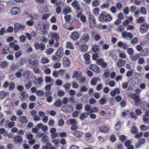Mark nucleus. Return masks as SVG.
<instances>
[{
  "label": "nucleus",
  "mask_w": 149,
  "mask_h": 149,
  "mask_svg": "<svg viewBox=\"0 0 149 149\" xmlns=\"http://www.w3.org/2000/svg\"><path fill=\"white\" fill-rule=\"evenodd\" d=\"M112 19L111 16L105 11L102 13L98 17V20L102 22H108L111 21Z\"/></svg>",
  "instance_id": "f257e3e1"
},
{
  "label": "nucleus",
  "mask_w": 149,
  "mask_h": 149,
  "mask_svg": "<svg viewBox=\"0 0 149 149\" xmlns=\"http://www.w3.org/2000/svg\"><path fill=\"white\" fill-rule=\"evenodd\" d=\"M149 28V24L145 22L140 25L139 31L141 33H143L147 32Z\"/></svg>",
  "instance_id": "f03ea898"
},
{
  "label": "nucleus",
  "mask_w": 149,
  "mask_h": 149,
  "mask_svg": "<svg viewBox=\"0 0 149 149\" xmlns=\"http://www.w3.org/2000/svg\"><path fill=\"white\" fill-rule=\"evenodd\" d=\"M88 20L90 23V26L91 28H94L96 25V22L95 17L92 15L88 17Z\"/></svg>",
  "instance_id": "7ed1b4c3"
},
{
  "label": "nucleus",
  "mask_w": 149,
  "mask_h": 149,
  "mask_svg": "<svg viewBox=\"0 0 149 149\" xmlns=\"http://www.w3.org/2000/svg\"><path fill=\"white\" fill-rule=\"evenodd\" d=\"M140 95L137 93L134 94L132 96V98L134 99L135 103V105H138L139 103L141 102V99L139 98Z\"/></svg>",
  "instance_id": "20e7f679"
},
{
  "label": "nucleus",
  "mask_w": 149,
  "mask_h": 149,
  "mask_svg": "<svg viewBox=\"0 0 149 149\" xmlns=\"http://www.w3.org/2000/svg\"><path fill=\"white\" fill-rule=\"evenodd\" d=\"M62 110L64 111L71 112L73 110V107L70 105H65L62 107Z\"/></svg>",
  "instance_id": "39448f33"
},
{
  "label": "nucleus",
  "mask_w": 149,
  "mask_h": 149,
  "mask_svg": "<svg viewBox=\"0 0 149 149\" xmlns=\"http://www.w3.org/2000/svg\"><path fill=\"white\" fill-rule=\"evenodd\" d=\"M34 46L35 48L37 49H40V50H43L45 49V44L43 43H39L37 42L35 44Z\"/></svg>",
  "instance_id": "423d86ee"
},
{
  "label": "nucleus",
  "mask_w": 149,
  "mask_h": 149,
  "mask_svg": "<svg viewBox=\"0 0 149 149\" xmlns=\"http://www.w3.org/2000/svg\"><path fill=\"white\" fill-rule=\"evenodd\" d=\"M28 95L25 91L20 93L19 96L20 99L22 101L25 100L28 98Z\"/></svg>",
  "instance_id": "0eeeda50"
},
{
  "label": "nucleus",
  "mask_w": 149,
  "mask_h": 149,
  "mask_svg": "<svg viewBox=\"0 0 149 149\" xmlns=\"http://www.w3.org/2000/svg\"><path fill=\"white\" fill-rule=\"evenodd\" d=\"M143 120L144 123L149 120V111H146L143 116Z\"/></svg>",
  "instance_id": "6e6552de"
},
{
  "label": "nucleus",
  "mask_w": 149,
  "mask_h": 149,
  "mask_svg": "<svg viewBox=\"0 0 149 149\" xmlns=\"http://www.w3.org/2000/svg\"><path fill=\"white\" fill-rule=\"evenodd\" d=\"M13 141L16 143H20L23 141L22 137L20 135H16L13 138Z\"/></svg>",
  "instance_id": "1a4fd4ad"
},
{
  "label": "nucleus",
  "mask_w": 149,
  "mask_h": 149,
  "mask_svg": "<svg viewBox=\"0 0 149 149\" xmlns=\"http://www.w3.org/2000/svg\"><path fill=\"white\" fill-rule=\"evenodd\" d=\"M90 36L89 34L87 33H86L83 34L81 38V40L84 42L86 43L88 41L89 38Z\"/></svg>",
  "instance_id": "9d476101"
},
{
  "label": "nucleus",
  "mask_w": 149,
  "mask_h": 149,
  "mask_svg": "<svg viewBox=\"0 0 149 149\" xmlns=\"http://www.w3.org/2000/svg\"><path fill=\"white\" fill-rule=\"evenodd\" d=\"M146 142V140L144 138H142L139 139L138 141V144H136L135 146L136 148H138L141 147V146L143 145Z\"/></svg>",
  "instance_id": "9b49d317"
},
{
  "label": "nucleus",
  "mask_w": 149,
  "mask_h": 149,
  "mask_svg": "<svg viewBox=\"0 0 149 149\" xmlns=\"http://www.w3.org/2000/svg\"><path fill=\"white\" fill-rule=\"evenodd\" d=\"M18 121L22 124L26 123L28 121V118L25 116H21L19 117Z\"/></svg>",
  "instance_id": "f8f14e48"
},
{
  "label": "nucleus",
  "mask_w": 149,
  "mask_h": 149,
  "mask_svg": "<svg viewBox=\"0 0 149 149\" xmlns=\"http://www.w3.org/2000/svg\"><path fill=\"white\" fill-rule=\"evenodd\" d=\"M20 12V9L17 7H14L12 8L11 13L13 15H15L19 14Z\"/></svg>",
  "instance_id": "ddd939ff"
},
{
  "label": "nucleus",
  "mask_w": 149,
  "mask_h": 149,
  "mask_svg": "<svg viewBox=\"0 0 149 149\" xmlns=\"http://www.w3.org/2000/svg\"><path fill=\"white\" fill-rule=\"evenodd\" d=\"M91 36L92 38L96 41L99 40L101 38L99 34L96 33L95 32H92Z\"/></svg>",
  "instance_id": "4468645a"
},
{
  "label": "nucleus",
  "mask_w": 149,
  "mask_h": 149,
  "mask_svg": "<svg viewBox=\"0 0 149 149\" xmlns=\"http://www.w3.org/2000/svg\"><path fill=\"white\" fill-rule=\"evenodd\" d=\"M55 55L60 58H62L63 55V48L60 47L56 53Z\"/></svg>",
  "instance_id": "2eb2a0df"
},
{
  "label": "nucleus",
  "mask_w": 149,
  "mask_h": 149,
  "mask_svg": "<svg viewBox=\"0 0 149 149\" xmlns=\"http://www.w3.org/2000/svg\"><path fill=\"white\" fill-rule=\"evenodd\" d=\"M9 45L12 48H13V49L15 51H17L20 48L19 45L18 44H15L14 42H10Z\"/></svg>",
  "instance_id": "dca6fc26"
},
{
  "label": "nucleus",
  "mask_w": 149,
  "mask_h": 149,
  "mask_svg": "<svg viewBox=\"0 0 149 149\" xmlns=\"http://www.w3.org/2000/svg\"><path fill=\"white\" fill-rule=\"evenodd\" d=\"M117 45L119 47H121L124 49H126L128 47L127 45L125 43H123L122 41L118 42Z\"/></svg>",
  "instance_id": "f3484780"
},
{
  "label": "nucleus",
  "mask_w": 149,
  "mask_h": 149,
  "mask_svg": "<svg viewBox=\"0 0 149 149\" xmlns=\"http://www.w3.org/2000/svg\"><path fill=\"white\" fill-rule=\"evenodd\" d=\"M99 130L101 132L104 133L108 132L109 131V128L104 126L100 127Z\"/></svg>",
  "instance_id": "a211bd4d"
},
{
  "label": "nucleus",
  "mask_w": 149,
  "mask_h": 149,
  "mask_svg": "<svg viewBox=\"0 0 149 149\" xmlns=\"http://www.w3.org/2000/svg\"><path fill=\"white\" fill-rule=\"evenodd\" d=\"M70 37L72 40H76L79 38V34L76 32H73L71 34Z\"/></svg>",
  "instance_id": "6ab92c4d"
},
{
  "label": "nucleus",
  "mask_w": 149,
  "mask_h": 149,
  "mask_svg": "<svg viewBox=\"0 0 149 149\" xmlns=\"http://www.w3.org/2000/svg\"><path fill=\"white\" fill-rule=\"evenodd\" d=\"M81 75L82 74L80 72L75 71L72 77L73 79L76 78L78 79L81 77Z\"/></svg>",
  "instance_id": "aec40b11"
},
{
  "label": "nucleus",
  "mask_w": 149,
  "mask_h": 149,
  "mask_svg": "<svg viewBox=\"0 0 149 149\" xmlns=\"http://www.w3.org/2000/svg\"><path fill=\"white\" fill-rule=\"evenodd\" d=\"M77 124V122L75 119H70L68 120L67 122V124L69 125Z\"/></svg>",
  "instance_id": "412c9836"
},
{
  "label": "nucleus",
  "mask_w": 149,
  "mask_h": 149,
  "mask_svg": "<svg viewBox=\"0 0 149 149\" xmlns=\"http://www.w3.org/2000/svg\"><path fill=\"white\" fill-rule=\"evenodd\" d=\"M88 116V113L86 112H84L81 113L80 116L79 118L83 120L86 118Z\"/></svg>",
  "instance_id": "4be33fe9"
},
{
  "label": "nucleus",
  "mask_w": 149,
  "mask_h": 149,
  "mask_svg": "<svg viewBox=\"0 0 149 149\" xmlns=\"http://www.w3.org/2000/svg\"><path fill=\"white\" fill-rule=\"evenodd\" d=\"M141 109L144 110H147L149 109V104L146 102H143L141 105Z\"/></svg>",
  "instance_id": "5701e85b"
},
{
  "label": "nucleus",
  "mask_w": 149,
  "mask_h": 149,
  "mask_svg": "<svg viewBox=\"0 0 149 149\" xmlns=\"http://www.w3.org/2000/svg\"><path fill=\"white\" fill-rule=\"evenodd\" d=\"M83 57L85 60L86 61V64H88L90 62L89 60L90 57V55L88 54H85L84 55Z\"/></svg>",
  "instance_id": "b1692460"
},
{
  "label": "nucleus",
  "mask_w": 149,
  "mask_h": 149,
  "mask_svg": "<svg viewBox=\"0 0 149 149\" xmlns=\"http://www.w3.org/2000/svg\"><path fill=\"white\" fill-rule=\"evenodd\" d=\"M71 11L70 8L67 7L64 8L63 13L64 15H66L71 12Z\"/></svg>",
  "instance_id": "393cba45"
},
{
  "label": "nucleus",
  "mask_w": 149,
  "mask_h": 149,
  "mask_svg": "<svg viewBox=\"0 0 149 149\" xmlns=\"http://www.w3.org/2000/svg\"><path fill=\"white\" fill-rule=\"evenodd\" d=\"M80 48L81 51L84 52L87 50L88 47L86 44H84L80 46Z\"/></svg>",
  "instance_id": "a878e982"
},
{
  "label": "nucleus",
  "mask_w": 149,
  "mask_h": 149,
  "mask_svg": "<svg viewBox=\"0 0 149 149\" xmlns=\"http://www.w3.org/2000/svg\"><path fill=\"white\" fill-rule=\"evenodd\" d=\"M90 68L91 70L96 72H98L100 71V69L98 66H90Z\"/></svg>",
  "instance_id": "bb28decb"
},
{
  "label": "nucleus",
  "mask_w": 149,
  "mask_h": 149,
  "mask_svg": "<svg viewBox=\"0 0 149 149\" xmlns=\"http://www.w3.org/2000/svg\"><path fill=\"white\" fill-rule=\"evenodd\" d=\"M71 5L73 7H76L77 9L78 10L79 9V6L78 5V2L77 0H74L72 3Z\"/></svg>",
  "instance_id": "cd10ccee"
},
{
  "label": "nucleus",
  "mask_w": 149,
  "mask_h": 149,
  "mask_svg": "<svg viewBox=\"0 0 149 149\" xmlns=\"http://www.w3.org/2000/svg\"><path fill=\"white\" fill-rule=\"evenodd\" d=\"M96 63L98 65H107L106 62H104L102 58H100L97 60Z\"/></svg>",
  "instance_id": "c85d7f7f"
},
{
  "label": "nucleus",
  "mask_w": 149,
  "mask_h": 149,
  "mask_svg": "<svg viewBox=\"0 0 149 149\" xmlns=\"http://www.w3.org/2000/svg\"><path fill=\"white\" fill-rule=\"evenodd\" d=\"M9 93L8 92L6 93L3 91L0 92V99H3L4 98L6 95H8Z\"/></svg>",
  "instance_id": "c756f323"
},
{
  "label": "nucleus",
  "mask_w": 149,
  "mask_h": 149,
  "mask_svg": "<svg viewBox=\"0 0 149 149\" xmlns=\"http://www.w3.org/2000/svg\"><path fill=\"white\" fill-rule=\"evenodd\" d=\"M63 62L64 65H69L70 63V61L66 57H64L63 58Z\"/></svg>",
  "instance_id": "7c9ffc66"
},
{
  "label": "nucleus",
  "mask_w": 149,
  "mask_h": 149,
  "mask_svg": "<svg viewBox=\"0 0 149 149\" xmlns=\"http://www.w3.org/2000/svg\"><path fill=\"white\" fill-rule=\"evenodd\" d=\"M51 36L54 40H55L56 41L59 40L60 37L58 34L54 33L52 34Z\"/></svg>",
  "instance_id": "2f4dec72"
},
{
  "label": "nucleus",
  "mask_w": 149,
  "mask_h": 149,
  "mask_svg": "<svg viewBox=\"0 0 149 149\" xmlns=\"http://www.w3.org/2000/svg\"><path fill=\"white\" fill-rule=\"evenodd\" d=\"M62 105V102L59 99L56 100L54 103V105L56 107H61Z\"/></svg>",
  "instance_id": "473e14b6"
},
{
  "label": "nucleus",
  "mask_w": 149,
  "mask_h": 149,
  "mask_svg": "<svg viewBox=\"0 0 149 149\" xmlns=\"http://www.w3.org/2000/svg\"><path fill=\"white\" fill-rule=\"evenodd\" d=\"M100 2L98 0H94L92 2V6L94 7H96L100 5Z\"/></svg>",
  "instance_id": "72a5a7b5"
},
{
  "label": "nucleus",
  "mask_w": 149,
  "mask_h": 149,
  "mask_svg": "<svg viewBox=\"0 0 149 149\" xmlns=\"http://www.w3.org/2000/svg\"><path fill=\"white\" fill-rule=\"evenodd\" d=\"M74 134L78 137H81L83 136V133L81 131H77L74 132Z\"/></svg>",
  "instance_id": "f704fd0d"
},
{
  "label": "nucleus",
  "mask_w": 149,
  "mask_h": 149,
  "mask_svg": "<svg viewBox=\"0 0 149 149\" xmlns=\"http://www.w3.org/2000/svg\"><path fill=\"white\" fill-rule=\"evenodd\" d=\"M23 71V69H20L15 73V76L17 78H20L22 76L21 73Z\"/></svg>",
  "instance_id": "c9c22d12"
},
{
  "label": "nucleus",
  "mask_w": 149,
  "mask_h": 149,
  "mask_svg": "<svg viewBox=\"0 0 149 149\" xmlns=\"http://www.w3.org/2000/svg\"><path fill=\"white\" fill-rule=\"evenodd\" d=\"M145 21V19L143 17H139L138 19H136V23H141Z\"/></svg>",
  "instance_id": "e433bc0d"
},
{
  "label": "nucleus",
  "mask_w": 149,
  "mask_h": 149,
  "mask_svg": "<svg viewBox=\"0 0 149 149\" xmlns=\"http://www.w3.org/2000/svg\"><path fill=\"white\" fill-rule=\"evenodd\" d=\"M45 79V81L47 83H51L54 81L53 79L49 77H46Z\"/></svg>",
  "instance_id": "4c0bfd02"
},
{
  "label": "nucleus",
  "mask_w": 149,
  "mask_h": 149,
  "mask_svg": "<svg viewBox=\"0 0 149 149\" xmlns=\"http://www.w3.org/2000/svg\"><path fill=\"white\" fill-rule=\"evenodd\" d=\"M6 124H8V127L11 128L13 127L15 125V123L13 122H10L9 121H6Z\"/></svg>",
  "instance_id": "58836bf2"
},
{
  "label": "nucleus",
  "mask_w": 149,
  "mask_h": 149,
  "mask_svg": "<svg viewBox=\"0 0 149 149\" xmlns=\"http://www.w3.org/2000/svg\"><path fill=\"white\" fill-rule=\"evenodd\" d=\"M127 53L130 55H132L134 53V51L133 49L132 48H127Z\"/></svg>",
  "instance_id": "ea45409f"
},
{
  "label": "nucleus",
  "mask_w": 149,
  "mask_h": 149,
  "mask_svg": "<svg viewBox=\"0 0 149 149\" xmlns=\"http://www.w3.org/2000/svg\"><path fill=\"white\" fill-rule=\"evenodd\" d=\"M131 132L132 134H135L137 133V129L135 126H132L131 128Z\"/></svg>",
  "instance_id": "a19ab883"
},
{
  "label": "nucleus",
  "mask_w": 149,
  "mask_h": 149,
  "mask_svg": "<svg viewBox=\"0 0 149 149\" xmlns=\"http://www.w3.org/2000/svg\"><path fill=\"white\" fill-rule=\"evenodd\" d=\"M99 9L98 8H96L93 9V14L95 16H97L99 14Z\"/></svg>",
  "instance_id": "79ce46f5"
},
{
  "label": "nucleus",
  "mask_w": 149,
  "mask_h": 149,
  "mask_svg": "<svg viewBox=\"0 0 149 149\" xmlns=\"http://www.w3.org/2000/svg\"><path fill=\"white\" fill-rule=\"evenodd\" d=\"M138 38L135 37L131 41L130 43L133 45H135L138 43Z\"/></svg>",
  "instance_id": "37998d69"
},
{
  "label": "nucleus",
  "mask_w": 149,
  "mask_h": 149,
  "mask_svg": "<svg viewBox=\"0 0 149 149\" xmlns=\"http://www.w3.org/2000/svg\"><path fill=\"white\" fill-rule=\"evenodd\" d=\"M140 11L141 13L143 15H146L147 14V11L146 9L144 7H142L140 8Z\"/></svg>",
  "instance_id": "c03bdc74"
},
{
  "label": "nucleus",
  "mask_w": 149,
  "mask_h": 149,
  "mask_svg": "<svg viewBox=\"0 0 149 149\" xmlns=\"http://www.w3.org/2000/svg\"><path fill=\"white\" fill-rule=\"evenodd\" d=\"M20 24L19 23H16L14 25V29L15 32L17 31L20 29Z\"/></svg>",
  "instance_id": "a18cd8bd"
},
{
  "label": "nucleus",
  "mask_w": 149,
  "mask_h": 149,
  "mask_svg": "<svg viewBox=\"0 0 149 149\" xmlns=\"http://www.w3.org/2000/svg\"><path fill=\"white\" fill-rule=\"evenodd\" d=\"M36 94L38 96H41L44 95V92L42 91L39 90H38L36 92Z\"/></svg>",
  "instance_id": "49530a36"
},
{
  "label": "nucleus",
  "mask_w": 149,
  "mask_h": 149,
  "mask_svg": "<svg viewBox=\"0 0 149 149\" xmlns=\"http://www.w3.org/2000/svg\"><path fill=\"white\" fill-rule=\"evenodd\" d=\"M54 52L52 48H49L47 49L46 51V53L48 55H50L52 54Z\"/></svg>",
  "instance_id": "de8ad7c7"
},
{
  "label": "nucleus",
  "mask_w": 149,
  "mask_h": 149,
  "mask_svg": "<svg viewBox=\"0 0 149 149\" xmlns=\"http://www.w3.org/2000/svg\"><path fill=\"white\" fill-rule=\"evenodd\" d=\"M99 47L97 45H95L93 47L92 50L94 52H96L99 50Z\"/></svg>",
  "instance_id": "09e8293b"
},
{
  "label": "nucleus",
  "mask_w": 149,
  "mask_h": 149,
  "mask_svg": "<svg viewBox=\"0 0 149 149\" xmlns=\"http://www.w3.org/2000/svg\"><path fill=\"white\" fill-rule=\"evenodd\" d=\"M130 33V32L128 33L126 31H124L123 32L121 33L122 37L123 38H125L127 37H128Z\"/></svg>",
  "instance_id": "8fccbe9b"
},
{
  "label": "nucleus",
  "mask_w": 149,
  "mask_h": 149,
  "mask_svg": "<svg viewBox=\"0 0 149 149\" xmlns=\"http://www.w3.org/2000/svg\"><path fill=\"white\" fill-rule=\"evenodd\" d=\"M97 81V78H94L91 80V83L93 85H95L96 84Z\"/></svg>",
  "instance_id": "3c124183"
},
{
  "label": "nucleus",
  "mask_w": 149,
  "mask_h": 149,
  "mask_svg": "<svg viewBox=\"0 0 149 149\" xmlns=\"http://www.w3.org/2000/svg\"><path fill=\"white\" fill-rule=\"evenodd\" d=\"M48 137L46 136H45L42 137L41 139L42 142L43 143H45L48 140Z\"/></svg>",
  "instance_id": "603ef678"
},
{
  "label": "nucleus",
  "mask_w": 149,
  "mask_h": 149,
  "mask_svg": "<svg viewBox=\"0 0 149 149\" xmlns=\"http://www.w3.org/2000/svg\"><path fill=\"white\" fill-rule=\"evenodd\" d=\"M83 105L82 104L80 103L76 104L75 108L78 110H80L82 108Z\"/></svg>",
  "instance_id": "864d4df0"
},
{
  "label": "nucleus",
  "mask_w": 149,
  "mask_h": 149,
  "mask_svg": "<svg viewBox=\"0 0 149 149\" xmlns=\"http://www.w3.org/2000/svg\"><path fill=\"white\" fill-rule=\"evenodd\" d=\"M66 47L71 49H73L74 47L73 46L72 43L70 42H68L66 44Z\"/></svg>",
  "instance_id": "5fc2aeb1"
},
{
  "label": "nucleus",
  "mask_w": 149,
  "mask_h": 149,
  "mask_svg": "<svg viewBox=\"0 0 149 149\" xmlns=\"http://www.w3.org/2000/svg\"><path fill=\"white\" fill-rule=\"evenodd\" d=\"M129 112L127 111H124L122 113V116L123 118H126L128 115Z\"/></svg>",
  "instance_id": "6e6d98bb"
},
{
  "label": "nucleus",
  "mask_w": 149,
  "mask_h": 149,
  "mask_svg": "<svg viewBox=\"0 0 149 149\" xmlns=\"http://www.w3.org/2000/svg\"><path fill=\"white\" fill-rule=\"evenodd\" d=\"M51 15L49 14H47L43 15L42 19L43 20H45L48 18Z\"/></svg>",
  "instance_id": "4d7b16f0"
},
{
  "label": "nucleus",
  "mask_w": 149,
  "mask_h": 149,
  "mask_svg": "<svg viewBox=\"0 0 149 149\" xmlns=\"http://www.w3.org/2000/svg\"><path fill=\"white\" fill-rule=\"evenodd\" d=\"M32 85V82L31 81H29L25 84V88L27 89H29L31 87Z\"/></svg>",
  "instance_id": "13d9d810"
},
{
  "label": "nucleus",
  "mask_w": 149,
  "mask_h": 149,
  "mask_svg": "<svg viewBox=\"0 0 149 149\" xmlns=\"http://www.w3.org/2000/svg\"><path fill=\"white\" fill-rule=\"evenodd\" d=\"M130 115L131 117L134 119L135 120L137 118V116L133 112H130Z\"/></svg>",
  "instance_id": "bf43d9fd"
},
{
  "label": "nucleus",
  "mask_w": 149,
  "mask_h": 149,
  "mask_svg": "<svg viewBox=\"0 0 149 149\" xmlns=\"http://www.w3.org/2000/svg\"><path fill=\"white\" fill-rule=\"evenodd\" d=\"M148 53V51L147 49L142 50V52L141 55L142 56H146Z\"/></svg>",
  "instance_id": "052dcab7"
},
{
  "label": "nucleus",
  "mask_w": 149,
  "mask_h": 149,
  "mask_svg": "<svg viewBox=\"0 0 149 149\" xmlns=\"http://www.w3.org/2000/svg\"><path fill=\"white\" fill-rule=\"evenodd\" d=\"M125 63V61L123 59L120 60L118 62V65H124Z\"/></svg>",
  "instance_id": "680f3d73"
},
{
  "label": "nucleus",
  "mask_w": 149,
  "mask_h": 149,
  "mask_svg": "<svg viewBox=\"0 0 149 149\" xmlns=\"http://www.w3.org/2000/svg\"><path fill=\"white\" fill-rule=\"evenodd\" d=\"M9 85V89L10 91L13 89L15 88V84L13 82H11Z\"/></svg>",
  "instance_id": "e2e57ef3"
},
{
  "label": "nucleus",
  "mask_w": 149,
  "mask_h": 149,
  "mask_svg": "<svg viewBox=\"0 0 149 149\" xmlns=\"http://www.w3.org/2000/svg\"><path fill=\"white\" fill-rule=\"evenodd\" d=\"M134 73L132 70L130 71H128L126 72V76L128 77H129L132 75V74Z\"/></svg>",
  "instance_id": "0e129e2a"
},
{
  "label": "nucleus",
  "mask_w": 149,
  "mask_h": 149,
  "mask_svg": "<svg viewBox=\"0 0 149 149\" xmlns=\"http://www.w3.org/2000/svg\"><path fill=\"white\" fill-rule=\"evenodd\" d=\"M110 11L113 14H115L117 12L116 8L114 6H112L111 8Z\"/></svg>",
  "instance_id": "69168bd1"
},
{
  "label": "nucleus",
  "mask_w": 149,
  "mask_h": 149,
  "mask_svg": "<svg viewBox=\"0 0 149 149\" xmlns=\"http://www.w3.org/2000/svg\"><path fill=\"white\" fill-rule=\"evenodd\" d=\"M85 110L87 111H89L91 113V107L89 104L86 105L85 107Z\"/></svg>",
  "instance_id": "338daca9"
},
{
  "label": "nucleus",
  "mask_w": 149,
  "mask_h": 149,
  "mask_svg": "<svg viewBox=\"0 0 149 149\" xmlns=\"http://www.w3.org/2000/svg\"><path fill=\"white\" fill-rule=\"evenodd\" d=\"M37 80L38 83V85L40 86L42 85L43 82V79L41 77H39L36 80Z\"/></svg>",
  "instance_id": "774afa93"
}]
</instances>
